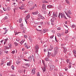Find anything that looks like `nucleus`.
<instances>
[{
	"instance_id": "obj_52",
	"label": "nucleus",
	"mask_w": 76,
	"mask_h": 76,
	"mask_svg": "<svg viewBox=\"0 0 76 76\" xmlns=\"http://www.w3.org/2000/svg\"><path fill=\"white\" fill-rule=\"evenodd\" d=\"M66 14L67 15V16H68V17H69V18H70V17L69 15H68V14H67V13H66Z\"/></svg>"
},
{
	"instance_id": "obj_6",
	"label": "nucleus",
	"mask_w": 76,
	"mask_h": 76,
	"mask_svg": "<svg viewBox=\"0 0 76 76\" xmlns=\"http://www.w3.org/2000/svg\"><path fill=\"white\" fill-rule=\"evenodd\" d=\"M53 16L54 17H56L57 18L58 16L57 12H53Z\"/></svg>"
},
{
	"instance_id": "obj_40",
	"label": "nucleus",
	"mask_w": 76,
	"mask_h": 76,
	"mask_svg": "<svg viewBox=\"0 0 76 76\" xmlns=\"http://www.w3.org/2000/svg\"><path fill=\"white\" fill-rule=\"evenodd\" d=\"M16 63L17 64H19V63H20V61H16Z\"/></svg>"
},
{
	"instance_id": "obj_15",
	"label": "nucleus",
	"mask_w": 76,
	"mask_h": 76,
	"mask_svg": "<svg viewBox=\"0 0 76 76\" xmlns=\"http://www.w3.org/2000/svg\"><path fill=\"white\" fill-rule=\"evenodd\" d=\"M49 51H48V57H50V56H51V52H50V50H49Z\"/></svg>"
},
{
	"instance_id": "obj_43",
	"label": "nucleus",
	"mask_w": 76,
	"mask_h": 76,
	"mask_svg": "<svg viewBox=\"0 0 76 76\" xmlns=\"http://www.w3.org/2000/svg\"><path fill=\"white\" fill-rule=\"evenodd\" d=\"M7 31H8V30H5V33H4V35L5 34H6V33L7 32Z\"/></svg>"
},
{
	"instance_id": "obj_51",
	"label": "nucleus",
	"mask_w": 76,
	"mask_h": 76,
	"mask_svg": "<svg viewBox=\"0 0 76 76\" xmlns=\"http://www.w3.org/2000/svg\"><path fill=\"white\" fill-rule=\"evenodd\" d=\"M4 40L5 41H6V42H7V40H8V39H7H7H4Z\"/></svg>"
},
{
	"instance_id": "obj_36",
	"label": "nucleus",
	"mask_w": 76,
	"mask_h": 76,
	"mask_svg": "<svg viewBox=\"0 0 76 76\" xmlns=\"http://www.w3.org/2000/svg\"><path fill=\"white\" fill-rule=\"evenodd\" d=\"M10 48V47H8V46H6L5 48V50H9Z\"/></svg>"
},
{
	"instance_id": "obj_5",
	"label": "nucleus",
	"mask_w": 76,
	"mask_h": 76,
	"mask_svg": "<svg viewBox=\"0 0 76 76\" xmlns=\"http://www.w3.org/2000/svg\"><path fill=\"white\" fill-rule=\"evenodd\" d=\"M29 18H30V15L28 14L25 18V20H28L29 19Z\"/></svg>"
},
{
	"instance_id": "obj_63",
	"label": "nucleus",
	"mask_w": 76,
	"mask_h": 76,
	"mask_svg": "<svg viewBox=\"0 0 76 76\" xmlns=\"http://www.w3.org/2000/svg\"><path fill=\"white\" fill-rule=\"evenodd\" d=\"M61 47H63V46H64V44H61Z\"/></svg>"
},
{
	"instance_id": "obj_20",
	"label": "nucleus",
	"mask_w": 76,
	"mask_h": 76,
	"mask_svg": "<svg viewBox=\"0 0 76 76\" xmlns=\"http://www.w3.org/2000/svg\"><path fill=\"white\" fill-rule=\"evenodd\" d=\"M47 8L49 9V8H51V7H53V6L51 5H48L47 7Z\"/></svg>"
},
{
	"instance_id": "obj_49",
	"label": "nucleus",
	"mask_w": 76,
	"mask_h": 76,
	"mask_svg": "<svg viewBox=\"0 0 76 76\" xmlns=\"http://www.w3.org/2000/svg\"><path fill=\"white\" fill-rule=\"evenodd\" d=\"M53 37H54V36L52 35L50 37V38L52 39V38H53Z\"/></svg>"
},
{
	"instance_id": "obj_4",
	"label": "nucleus",
	"mask_w": 76,
	"mask_h": 76,
	"mask_svg": "<svg viewBox=\"0 0 76 76\" xmlns=\"http://www.w3.org/2000/svg\"><path fill=\"white\" fill-rule=\"evenodd\" d=\"M50 70L51 71L52 70H53V69H54L55 66L53 65H52L50 66Z\"/></svg>"
},
{
	"instance_id": "obj_19",
	"label": "nucleus",
	"mask_w": 76,
	"mask_h": 76,
	"mask_svg": "<svg viewBox=\"0 0 76 76\" xmlns=\"http://www.w3.org/2000/svg\"><path fill=\"white\" fill-rule=\"evenodd\" d=\"M28 59L29 60V61H30V60H32V57L31 56H29L28 58Z\"/></svg>"
},
{
	"instance_id": "obj_21",
	"label": "nucleus",
	"mask_w": 76,
	"mask_h": 76,
	"mask_svg": "<svg viewBox=\"0 0 76 76\" xmlns=\"http://www.w3.org/2000/svg\"><path fill=\"white\" fill-rule=\"evenodd\" d=\"M26 44V43H25V44H24V46H25L26 47V48H29V47H28V45H27Z\"/></svg>"
},
{
	"instance_id": "obj_31",
	"label": "nucleus",
	"mask_w": 76,
	"mask_h": 76,
	"mask_svg": "<svg viewBox=\"0 0 76 76\" xmlns=\"http://www.w3.org/2000/svg\"><path fill=\"white\" fill-rule=\"evenodd\" d=\"M45 61H49L50 60V59H49V58H48V57H46L45 59Z\"/></svg>"
},
{
	"instance_id": "obj_8",
	"label": "nucleus",
	"mask_w": 76,
	"mask_h": 76,
	"mask_svg": "<svg viewBox=\"0 0 76 76\" xmlns=\"http://www.w3.org/2000/svg\"><path fill=\"white\" fill-rule=\"evenodd\" d=\"M57 54V53L54 52H53L51 54V56H52V57H55Z\"/></svg>"
},
{
	"instance_id": "obj_54",
	"label": "nucleus",
	"mask_w": 76,
	"mask_h": 76,
	"mask_svg": "<svg viewBox=\"0 0 76 76\" xmlns=\"http://www.w3.org/2000/svg\"><path fill=\"white\" fill-rule=\"evenodd\" d=\"M18 3L20 4H22V2L21 1H19V2H18Z\"/></svg>"
},
{
	"instance_id": "obj_64",
	"label": "nucleus",
	"mask_w": 76,
	"mask_h": 76,
	"mask_svg": "<svg viewBox=\"0 0 76 76\" xmlns=\"http://www.w3.org/2000/svg\"><path fill=\"white\" fill-rule=\"evenodd\" d=\"M4 52L5 53H6L7 54V53H8V51H4Z\"/></svg>"
},
{
	"instance_id": "obj_25",
	"label": "nucleus",
	"mask_w": 76,
	"mask_h": 76,
	"mask_svg": "<svg viewBox=\"0 0 76 76\" xmlns=\"http://www.w3.org/2000/svg\"><path fill=\"white\" fill-rule=\"evenodd\" d=\"M51 22H52V23H53L54 22V18H53L51 19Z\"/></svg>"
},
{
	"instance_id": "obj_44",
	"label": "nucleus",
	"mask_w": 76,
	"mask_h": 76,
	"mask_svg": "<svg viewBox=\"0 0 76 76\" xmlns=\"http://www.w3.org/2000/svg\"><path fill=\"white\" fill-rule=\"evenodd\" d=\"M24 38H28V36H27V35H24Z\"/></svg>"
},
{
	"instance_id": "obj_10",
	"label": "nucleus",
	"mask_w": 76,
	"mask_h": 76,
	"mask_svg": "<svg viewBox=\"0 0 76 76\" xmlns=\"http://www.w3.org/2000/svg\"><path fill=\"white\" fill-rule=\"evenodd\" d=\"M28 4L29 5V6H32V5H33V2L32 1H30L28 2Z\"/></svg>"
},
{
	"instance_id": "obj_28",
	"label": "nucleus",
	"mask_w": 76,
	"mask_h": 76,
	"mask_svg": "<svg viewBox=\"0 0 76 76\" xmlns=\"http://www.w3.org/2000/svg\"><path fill=\"white\" fill-rule=\"evenodd\" d=\"M57 35H58V37H61V34L60 33H58Z\"/></svg>"
},
{
	"instance_id": "obj_32",
	"label": "nucleus",
	"mask_w": 76,
	"mask_h": 76,
	"mask_svg": "<svg viewBox=\"0 0 76 76\" xmlns=\"http://www.w3.org/2000/svg\"><path fill=\"white\" fill-rule=\"evenodd\" d=\"M71 26V27H72V28H75V27H76V26L73 24L72 26Z\"/></svg>"
},
{
	"instance_id": "obj_11",
	"label": "nucleus",
	"mask_w": 76,
	"mask_h": 76,
	"mask_svg": "<svg viewBox=\"0 0 76 76\" xmlns=\"http://www.w3.org/2000/svg\"><path fill=\"white\" fill-rule=\"evenodd\" d=\"M50 49H49V51H51L52 50V49H53V48H54V47L52 45H50Z\"/></svg>"
},
{
	"instance_id": "obj_42",
	"label": "nucleus",
	"mask_w": 76,
	"mask_h": 76,
	"mask_svg": "<svg viewBox=\"0 0 76 76\" xmlns=\"http://www.w3.org/2000/svg\"><path fill=\"white\" fill-rule=\"evenodd\" d=\"M26 66H27V67H29V66H30V65L29 64H26Z\"/></svg>"
},
{
	"instance_id": "obj_47",
	"label": "nucleus",
	"mask_w": 76,
	"mask_h": 76,
	"mask_svg": "<svg viewBox=\"0 0 76 76\" xmlns=\"http://www.w3.org/2000/svg\"><path fill=\"white\" fill-rule=\"evenodd\" d=\"M15 50H13L11 52V53L12 54H15Z\"/></svg>"
},
{
	"instance_id": "obj_14",
	"label": "nucleus",
	"mask_w": 76,
	"mask_h": 76,
	"mask_svg": "<svg viewBox=\"0 0 76 76\" xmlns=\"http://www.w3.org/2000/svg\"><path fill=\"white\" fill-rule=\"evenodd\" d=\"M42 63L43 64L44 66H45V67H47V65H46L45 64V61H44V60H42Z\"/></svg>"
},
{
	"instance_id": "obj_37",
	"label": "nucleus",
	"mask_w": 76,
	"mask_h": 76,
	"mask_svg": "<svg viewBox=\"0 0 76 76\" xmlns=\"http://www.w3.org/2000/svg\"><path fill=\"white\" fill-rule=\"evenodd\" d=\"M35 48L36 49V50H38V49H39V48H38V45H36Z\"/></svg>"
},
{
	"instance_id": "obj_7",
	"label": "nucleus",
	"mask_w": 76,
	"mask_h": 76,
	"mask_svg": "<svg viewBox=\"0 0 76 76\" xmlns=\"http://www.w3.org/2000/svg\"><path fill=\"white\" fill-rule=\"evenodd\" d=\"M24 7L25 4H22L21 7H19V8L20 10H23V9H24Z\"/></svg>"
},
{
	"instance_id": "obj_60",
	"label": "nucleus",
	"mask_w": 76,
	"mask_h": 76,
	"mask_svg": "<svg viewBox=\"0 0 76 76\" xmlns=\"http://www.w3.org/2000/svg\"><path fill=\"white\" fill-rule=\"evenodd\" d=\"M60 15H61V13L60 12L59 14V15H58V17L59 18H60Z\"/></svg>"
},
{
	"instance_id": "obj_46",
	"label": "nucleus",
	"mask_w": 76,
	"mask_h": 76,
	"mask_svg": "<svg viewBox=\"0 0 76 76\" xmlns=\"http://www.w3.org/2000/svg\"><path fill=\"white\" fill-rule=\"evenodd\" d=\"M73 53L74 54H76V50H73Z\"/></svg>"
},
{
	"instance_id": "obj_27",
	"label": "nucleus",
	"mask_w": 76,
	"mask_h": 76,
	"mask_svg": "<svg viewBox=\"0 0 76 76\" xmlns=\"http://www.w3.org/2000/svg\"><path fill=\"white\" fill-rule=\"evenodd\" d=\"M22 29L23 31H26V28L25 27H23Z\"/></svg>"
},
{
	"instance_id": "obj_26",
	"label": "nucleus",
	"mask_w": 76,
	"mask_h": 76,
	"mask_svg": "<svg viewBox=\"0 0 76 76\" xmlns=\"http://www.w3.org/2000/svg\"><path fill=\"white\" fill-rule=\"evenodd\" d=\"M67 13L68 14H69V15H72V12H71L70 10H69L68 11Z\"/></svg>"
},
{
	"instance_id": "obj_57",
	"label": "nucleus",
	"mask_w": 76,
	"mask_h": 76,
	"mask_svg": "<svg viewBox=\"0 0 76 76\" xmlns=\"http://www.w3.org/2000/svg\"><path fill=\"white\" fill-rule=\"evenodd\" d=\"M7 66H10V63H8L7 64Z\"/></svg>"
},
{
	"instance_id": "obj_62",
	"label": "nucleus",
	"mask_w": 76,
	"mask_h": 76,
	"mask_svg": "<svg viewBox=\"0 0 76 76\" xmlns=\"http://www.w3.org/2000/svg\"><path fill=\"white\" fill-rule=\"evenodd\" d=\"M60 27H59L58 28H57V29L58 30H60Z\"/></svg>"
},
{
	"instance_id": "obj_30",
	"label": "nucleus",
	"mask_w": 76,
	"mask_h": 76,
	"mask_svg": "<svg viewBox=\"0 0 76 76\" xmlns=\"http://www.w3.org/2000/svg\"><path fill=\"white\" fill-rule=\"evenodd\" d=\"M65 1L66 3H67V4H70V2H69V0H66Z\"/></svg>"
},
{
	"instance_id": "obj_18",
	"label": "nucleus",
	"mask_w": 76,
	"mask_h": 76,
	"mask_svg": "<svg viewBox=\"0 0 76 76\" xmlns=\"http://www.w3.org/2000/svg\"><path fill=\"white\" fill-rule=\"evenodd\" d=\"M62 48H64V53H66V52L67 51V48H64L62 47Z\"/></svg>"
},
{
	"instance_id": "obj_2",
	"label": "nucleus",
	"mask_w": 76,
	"mask_h": 76,
	"mask_svg": "<svg viewBox=\"0 0 76 76\" xmlns=\"http://www.w3.org/2000/svg\"><path fill=\"white\" fill-rule=\"evenodd\" d=\"M54 51L57 53L58 52V48L57 47H56L54 49Z\"/></svg>"
},
{
	"instance_id": "obj_1",
	"label": "nucleus",
	"mask_w": 76,
	"mask_h": 76,
	"mask_svg": "<svg viewBox=\"0 0 76 76\" xmlns=\"http://www.w3.org/2000/svg\"><path fill=\"white\" fill-rule=\"evenodd\" d=\"M61 18H64L65 19H67V18L66 17V16L64 14V13H62L61 14Z\"/></svg>"
},
{
	"instance_id": "obj_3",
	"label": "nucleus",
	"mask_w": 76,
	"mask_h": 76,
	"mask_svg": "<svg viewBox=\"0 0 76 76\" xmlns=\"http://www.w3.org/2000/svg\"><path fill=\"white\" fill-rule=\"evenodd\" d=\"M38 16L40 18V19H45V18H44V17L42 16V15H41V14H39L38 15Z\"/></svg>"
},
{
	"instance_id": "obj_53",
	"label": "nucleus",
	"mask_w": 76,
	"mask_h": 76,
	"mask_svg": "<svg viewBox=\"0 0 76 76\" xmlns=\"http://www.w3.org/2000/svg\"><path fill=\"white\" fill-rule=\"evenodd\" d=\"M3 9L4 11H6V10H7V9L5 8H3Z\"/></svg>"
},
{
	"instance_id": "obj_61",
	"label": "nucleus",
	"mask_w": 76,
	"mask_h": 76,
	"mask_svg": "<svg viewBox=\"0 0 76 76\" xmlns=\"http://www.w3.org/2000/svg\"><path fill=\"white\" fill-rule=\"evenodd\" d=\"M28 12V10H26L24 12V13H26V12Z\"/></svg>"
},
{
	"instance_id": "obj_17",
	"label": "nucleus",
	"mask_w": 76,
	"mask_h": 76,
	"mask_svg": "<svg viewBox=\"0 0 76 76\" xmlns=\"http://www.w3.org/2000/svg\"><path fill=\"white\" fill-rule=\"evenodd\" d=\"M25 40L24 39L22 40V41L20 42V44L21 45H22V44H23L24 42H25Z\"/></svg>"
},
{
	"instance_id": "obj_9",
	"label": "nucleus",
	"mask_w": 76,
	"mask_h": 76,
	"mask_svg": "<svg viewBox=\"0 0 76 76\" xmlns=\"http://www.w3.org/2000/svg\"><path fill=\"white\" fill-rule=\"evenodd\" d=\"M42 8L44 10H46V5L45 4H43L42 5Z\"/></svg>"
},
{
	"instance_id": "obj_45",
	"label": "nucleus",
	"mask_w": 76,
	"mask_h": 76,
	"mask_svg": "<svg viewBox=\"0 0 76 76\" xmlns=\"http://www.w3.org/2000/svg\"><path fill=\"white\" fill-rule=\"evenodd\" d=\"M20 32H15V35H18V34H19V33H20Z\"/></svg>"
},
{
	"instance_id": "obj_12",
	"label": "nucleus",
	"mask_w": 76,
	"mask_h": 76,
	"mask_svg": "<svg viewBox=\"0 0 76 76\" xmlns=\"http://www.w3.org/2000/svg\"><path fill=\"white\" fill-rule=\"evenodd\" d=\"M32 73H33V75H34L35 73V69H33L31 71Z\"/></svg>"
},
{
	"instance_id": "obj_13",
	"label": "nucleus",
	"mask_w": 76,
	"mask_h": 76,
	"mask_svg": "<svg viewBox=\"0 0 76 76\" xmlns=\"http://www.w3.org/2000/svg\"><path fill=\"white\" fill-rule=\"evenodd\" d=\"M44 67L43 68H42V69L43 71L44 72H45L46 71V69H45V67H45V66H44Z\"/></svg>"
},
{
	"instance_id": "obj_16",
	"label": "nucleus",
	"mask_w": 76,
	"mask_h": 76,
	"mask_svg": "<svg viewBox=\"0 0 76 76\" xmlns=\"http://www.w3.org/2000/svg\"><path fill=\"white\" fill-rule=\"evenodd\" d=\"M48 31V30L47 29H43L42 32L43 33H45V32H47V31Z\"/></svg>"
},
{
	"instance_id": "obj_50",
	"label": "nucleus",
	"mask_w": 76,
	"mask_h": 76,
	"mask_svg": "<svg viewBox=\"0 0 76 76\" xmlns=\"http://www.w3.org/2000/svg\"><path fill=\"white\" fill-rule=\"evenodd\" d=\"M66 61L67 62V63H68L69 62V61H70V60L69 59H67L66 60Z\"/></svg>"
},
{
	"instance_id": "obj_23",
	"label": "nucleus",
	"mask_w": 76,
	"mask_h": 76,
	"mask_svg": "<svg viewBox=\"0 0 76 76\" xmlns=\"http://www.w3.org/2000/svg\"><path fill=\"white\" fill-rule=\"evenodd\" d=\"M23 23H22L21 24H20V29H22V27H23Z\"/></svg>"
},
{
	"instance_id": "obj_24",
	"label": "nucleus",
	"mask_w": 76,
	"mask_h": 76,
	"mask_svg": "<svg viewBox=\"0 0 76 76\" xmlns=\"http://www.w3.org/2000/svg\"><path fill=\"white\" fill-rule=\"evenodd\" d=\"M4 20H6V19H8V17L7 16H5L4 18H3Z\"/></svg>"
},
{
	"instance_id": "obj_58",
	"label": "nucleus",
	"mask_w": 76,
	"mask_h": 76,
	"mask_svg": "<svg viewBox=\"0 0 76 76\" xmlns=\"http://www.w3.org/2000/svg\"><path fill=\"white\" fill-rule=\"evenodd\" d=\"M14 12H15L16 10V8H14L13 9Z\"/></svg>"
},
{
	"instance_id": "obj_34",
	"label": "nucleus",
	"mask_w": 76,
	"mask_h": 76,
	"mask_svg": "<svg viewBox=\"0 0 76 76\" xmlns=\"http://www.w3.org/2000/svg\"><path fill=\"white\" fill-rule=\"evenodd\" d=\"M9 46V47H10V48H11L12 47V44H11V43H9L8 44Z\"/></svg>"
},
{
	"instance_id": "obj_59",
	"label": "nucleus",
	"mask_w": 76,
	"mask_h": 76,
	"mask_svg": "<svg viewBox=\"0 0 76 76\" xmlns=\"http://www.w3.org/2000/svg\"><path fill=\"white\" fill-rule=\"evenodd\" d=\"M68 30H66L65 32V34H67V33H68Z\"/></svg>"
},
{
	"instance_id": "obj_48",
	"label": "nucleus",
	"mask_w": 76,
	"mask_h": 76,
	"mask_svg": "<svg viewBox=\"0 0 76 76\" xmlns=\"http://www.w3.org/2000/svg\"><path fill=\"white\" fill-rule=\"evenodd\" d=\"M55 40H56V42H58V40H57V37H55Z\"/></svg>"
},
{
	"instance_id": "obj_56",
	"label": "nucleus",
	"mask_w": 76,
	"mask_h": 76,
	"mask_svg": "<svg viewBox=\"0 0 76 76\" xmlns=\"http://www.w3.org/2000/svg\"><path fill=\"white\" fill-rule=\"evenodd\" d=\"M37 76H40V75H39V72H38L37 73Z\"/></svg>"
},
{
	"instance_id": "obj_35",
	"label": "nucleus",
	"mask_w": 76,
	"mask_h": 76,
	"mask_svg": "<svg viewBox=\"0 0 76 76\" xmlns=\"http://www.w3.org/2000/svg\"><path fill=\"white\" fill-rule=\"evenodd\" d=\"M14 44L15 45V46H17V45H18V43L16 42H14Z\"/></svg>"
},
{
	"instance_id": "obj_22",
	"label": "nucleus",
	"mask_w": 76,
	"mask_h": 76,
	"mask_svg": "<svg viewBox=\"0 0 76 76\" xmlns=\"http://www.w3.org/2000/svg\"><path fill=\"white\" fill-rule=\"evenodd\" d=\"M38 13V12H34L32 13V14L34 15H37Z\"/></svg>"
},
{
	"instance_id": "obj_39",
	"label": "nucleus",
	"mask_w": 76,
	"mask_h": 76,
	"mask_svg": "<svg viewBox=\"0 0 76 76\" xmlns=\"http://www.w3.org/2000/svg\"><path fill=\"white\" fill-rule=\"evenodd\" d=\"M42 3H48V1L45 0L42 1Z\"/></svg>"
},
{
	"instance_id": "obj_55",
	"label": "nucleus",
	"mask_w": 76,
	"mask_h": 76,
	"mask_svg": "<svg viewBox=\"0 0 76 76\" xmlns=\"http://www.w3.org/2000/svg\"><path fill=\"white\" fill-rule=\"evenodd\" d=\"M24 60H25V61H29V60H27V59H24Z\"/></svg>"
},
{
	"instance_id": "obj_38",
	"label": "nucleus",
	"mask_w": 76,
	"mask_h": 76,
	"mask_svg": "<svg viewBox=\"0 0 76 76\" xmlns=\"http://www.w3.org/2000/svg\"><path fill=\"white\" fill-rule=\"evenodd\" d=\"M5 61V59L3 58L2 59V62H3V63H4Z\"/></svg>"
},
{
	"instance_id": "obj_29",
	"label": "nucleus",
	"mask_w": 76,
	"mask_h": 76,
	"mask_svg": "<svg viewBox=\"0 0 76 76\" xmlns=\"http://www.w3.org/2000/svg\"><path fill=\"white\" fill-rule=\"evenodd\" d=\"M19 23H21L22 22V18H20L19 20Z\"/></svg>"
},
{
	"instance_id": "obj_33",
	"label": "nucleus",
	"mask_w": 76,
	"mask_h": 76,
	"mask_svg": "<svg viewBox=\"0 0 76 76\" xmlns=\"http://www.w3.org/2000/svg\"><path fill=\"white\" fill-rule=\"evenodd\" d=\"M29 40L31 42H32V41H33V40H32V39H31V37H29Z\"/></svg>"
},
{
	"instance_id": "obj_41",
	"label": "nucleus",
	"mask_w": 76,
	"mask_h": 76,
	"mask_svg": "<svg viewBox=\"0 0 76 76\" xmlns=\"http://www.w3.org/2000/svg\"><path fill=\"white\" fill-rule=\"evenodd\" d=\"M11 68L12 69V70H15V67H14V66L13 65H12L11 66Z\"/></svg>"
}]
</instances>
